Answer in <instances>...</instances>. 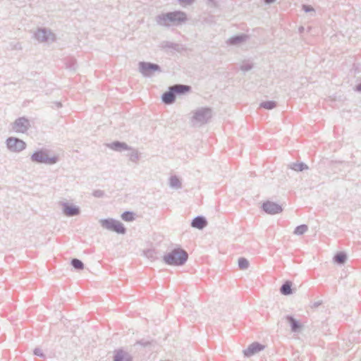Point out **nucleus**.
Returning <instances> with one entry per match:
<instances>
[{
  "instance_id": "nucleus-1",
  "label": "nucleus",
  "mask_w": 361,
  "mask_h": 361,
  "mask_svg": "<svg viewBox=\"0 0 361 361\" xmlns=\"http://www.w3.org/2000/svg\"><path fill=\"white\" fill-rule=\"evenodd\" d=\"M187 252L180 248H176L164 256V261L170 265L179 266L183 264L188 259Z\"/></svg>"
},
{
  "instance_id": "nucleus-2",
  "label": "nucleus",
  "mask_w": 361,
  "mask_h": 361,
  "mask_svg": "<svg viewBox=\"0 0 361 361\" xmlns=\"http://www.w3.org/2000/svg\"><path fill=\"white\" fill-rule=\"evenodd\" d=\"M31 159L35 162L44 163L48 164H55L57 161L56 157L49 156L48 153L44 151H38L35 152L32 155Z\"/></svg>"
},
{
  "instance_id": "nucleus-3",
  "label": "nucleus",
  "mask_w": 361,
  "mask_h": 361,
  "mask_svg": "<svg viewBox=\"0 0 361 361\" xmlns=\"http://www.w3.org/2000/svg\"><path fill=\"white\" fill-rule=\"evenodd\" d=\"M100 224L102 227L118 233H124L126 231L123 225L121 222L112 219H102L100 221Z\"/></svg>"
},
{
  "instance_id": "nucleus-4",
  "label": "nucleus",
  "mask_w": 361,
  "mask_h": 361,
  "mask_svg": "<svg viewBox=\"0 0 361 361\" xmlns=\"http://www.w3.org/2000/svg\"><path fill=\"white\" fill-rule=\"evenodd\" d=\"M7 146L13 152H20L25 148V143L18 138L10 137L7 140Z\"/></svg>"
},
{
  "instance_id": "nucleus-5",
  "label": "nucleus",
  "mask_w": 361,
  "mask_h": 361,
  "mask_svg": "<svg viewBox=\"0 0 361 361\" xmlns=\"http://www.w3.org/2000/svg\"><path fill=\"white\" fill-rule=\"evenodd\" d=\"M30 123L25 118H19L15 121L13 128L15 131L18 133H25L29 128Z\"/></svg>"
},
{
  "instance_id": "nucleus-6",
  "label": "nucleus",
  "mask_w": 361,
  "mask_h": 361,
  "mask_svg": "<svg viewBox=\"0 0 361 361\" xmlns=\"http://www.w3.org/2000/svg\"><path fill=\"white\" fill-rule=\"evenodd\" d=\"M211 117V111L209 109H202L194 114V119L197 122H205Z\"/></svg>"
},
{
  "instance_id": "nucleus-7",
  "label": "nucleus",
  "mask_w": 361,
  "mask_h": 361,
  "mask_svg": "<svg viewBox=\"0 0 361 361\" xmlns=\"http://www.w3.org/2000/svg\"><path fill=\"white\" fill-rule=\"evenodd\" d=\"M262 207L267 213L270 214H278L282 211L280 205L269 201L264 202Z\"/></svg>"
},
{
  "instance_id": "nucleus-8",
  "label": "nucleus",
  "mask_w": 361,
  "mask_h": 361,
  "mask_svg": "<svg viewBox=\"0 0 361 361\" xmlns=\"http://www.w3.org/2000/svg\"><path fill=\"white\" fill-rule=\"evenodd\" d=\"M264 348V346L258 343H253L250 344L247 349L244 350V355L245 356H252L259 351L262 350Z\"/></svg>"
},
{
  "instance_id": "nucleus-9",
  "label": "nucleus",
  "mask_w": 361,
  "mask_h": 361,
  "mask_svg": "<svg viewBox=\"0 0 361 361\" xmlns=\"http://www.w3.org/2000/svg\"><path fill=\"white\" fill-rule=\"evenodd\" d=\"M140 71L143 74L147 75L152 71H157L159 69L158 66L151 63H141Z\"/></svg>"
},
{
  "instance_id": "nucleus-10",
  "label": "nucleus",
  "mask_w": 361,
  "mask_h": 361,
  "mask_svg": "<svg viewBox=\"0 0 361 361\" xmlns=\"http://www.w3.org/2000/svg\"><path fill=\"white\" fill-rule=\"evenodd\" d=\"M167 20L171 21L183 20L185 19V14L180 12L171 13L166 16Z\"/></svg>"
},
{
  "instance_id": "nucleus-11",
  "label": "nucleus",
  "mask_w": 361,
  "mask_h": 361,
  "mask_svg": "<svg viewBox=\"0 0 361 361\" xmlns=\"http://www.w3.org/2000/svg\"><path fill=\"white\" fill-rule=\"evenodd\" d=\"M206 224L207 222L205 219L202 217H197L192 222V226L199 229L204 228L206 226Z\"/></svg>"
},
{
  "instance_id": "nucleus-12",
  "label": "nucleus",
  "mask_w": 361,
  "mask_h": 361,
  "mask_svg": "<svg viewBox=\"0 0 361 361\" xmlns=\"http://www.w3.org/2000/svg\"><path fill=\"white\" fill-rule=\"evenodd\" d=\"M171 90L176 94H182L190 90V87L186 85H175L171 87Z\"/></svg>"
},
{
  "instance_id": "nucleus-13",
  "label": "nucleus",
  "mask_w": 361,
  "mask_h": 361,
  "mask_svg": "<svg viewBox=\"0 0 361 361\" xmlns=\"http://www.w3.org/2000/svg\"><path fill=\"white\" fill-rule=\"evenodd\" d=\"M174 94L175 93L173 91H171V90L169 92L164 93L162 96L163 102L166 104L172 103L175 99Z\"/></svg>"
},
{
  "instance_id": "nucleus-14",
  "label": "nucleus",
  "mask_w": 361,
  "mask_h": 361,
  "mask_svg": "<svg viewBox=\"0 0 361 361\" xmlns=\"http://www.w3.org/2000/svg\"><path fill=\"white\" fill-rule=\"evenodd\" d=\"M64 213L68 216H73L78 214V209L71 206H67L64 208Z\"/></svg>"
},
{
  "instance_id": "nucleus-15",
  "label": "nucleus",
  "mask_w": 361,
  "mask_h": 361,
  "mask_svg": "<svg viewBox=\"0 0 361 361\" xmlns=\"http://www.w3.org/2000/svg\"><path fill=\"white\" fill-rule=\"evenodd\" d=\"M121 218L126 221H132L135 219V214L131 212H125L122 214Z\"/></svg>"
},
{
  "instance_id": "nucleus-16",
  "label": "nucleus",
  "mask_w": 361,
  "mask_h": 361,
  "mask_svg": "<svg viewBox=\"0 0 361 361\" xmlns=\"http://www.w3.org/2000/svg\"><path fill=\"white\" fill-rule=\"evenodd\" d=\"M281 291L283 295H288L291 293V284L289 282H286L283 284L281 288Z\"/></svg>"
},
{
  "instance_id": "nucleus-17",
  "label": "nucleus",
  "mask_w": 361,
  "mask_h": 361,
  "mask_svg": "<svg viewBox=\"0 0 361 361\" xmlns=\"http://www.w3.org/2000/svg\"><path fill=\"white\" fill-rule=\"evenodd\" d=\"M71 264L73 267L76 269H82L84 267L83 263L78 259H73L71 262Z\"/></svg>"
},
{
  "instance_id": "nucleus-18",
  "label": "nucleus",
  "mask_w": 361,
  "mask_h": 361,
  "mask_svg": "<svg viewBox=\"0 0 361 361\" xmlns=\"http://www.w3.org/2000/svg\"><path fill=\"white\" fill-rule=\"evenodd\" d=\"M288 321L291 325V329L293 331H296L300 328V325L293 318L289 317Z\"/></svg>"
},
{
  "instance_id": "nucleus-19",
  "label": "nucleus",
  "mask_w": 361,
  "mask_h": 361,
  "mask_svg": "<svg viewBox=\"0 0 361 361\" xmlns=\"http://www.w3.org/2000/svg\"><path fill=\"white\" fill-rule=\"evenodd\" d=\"M334 259L336 262L341 264L345 261L346 255L343 252H340L335 256Z\"/></svg>"
},
{
  "instance_id": "nucleus-20",
  "label": "nucleus",
  "mask_w": 361,
  "mask_h": 361,
  "mask_svg": "<svg viewBox=\"0 0 361 361\" xmlns=\"http://www.w3.org/2000/svg\"><path fill=\"white\" fill-rule=\"evenodd\" d=\"M238 266L240 269H245L249 266L248 261L245 258H240L238 260Z\"/></svg>"
},
{
  "instance_id": "nucleus-21",
  "label": "nucleus",
  "mask_w": 361,
  "mask_h": 361,
  "mask_svg": "<svg viewBox=\"0 0 361 361\" xmlns=\"http://www.w3.org/2000/svg\"><path fill=\"white\" fill-rule=\"evenodd\" d=\"M261 106L267 109H271L276 106V104L274 102L269 101L262 103Z\"/></svg>"
},
{
  "instance_id": "nucleus-22",
  "label": "nucleus",
  "mask_w": 361,
  "mask_h": 361,
  "mask_svg": "<svg viewBox=\"0 0 361 361\" xmlns=\"http://www.w3.org/2000/svg\"><path fill=\"white\" fill-rule=\"evenodd\" d=\"M307 230V227L305 225H301L298 226L295 230V233L298 235L303 234Z\"/></svg>"
},
{
  "instance_id": "nucleus-23",
  "label": "nucleus",
  "mask_w": 361,
  "mask_h": 361,
  "mask_svg": "<svg viewBox=\"0 0 361 361\" xmlns=\"http://www.w3.org/2000/svg\"><path fill=\"white\" fill-rule=\"evenodd\" d=\"M305 169H307V166L302 163L294 164L293 166V169L298 171H301Z\"/></svg>"
},
{
  "instance_id": "nucleus-24",
  "label": "nucleus",
  "mask_w": 361,
  "mask_h": 361,
  "mask_svg": "<svg viewBox=\"0 0 361 361\" xmlns=\"http://www.w3.org/2000/svg\"><path fill=\"white\" fill-rule=\"evenodd\" d=\"M123 356L122 353H118L115 357L114 361H123Z\"/></svg>"
},
{
  "instance_id": "nucleus-25",
  "label": "nucleus",
  "mask_w": 361,
  "mask_h": 361,
  "mask_svg": "<svg viewBox=\"0 0 361 361\" xmlns=\"http://www.w3.org/2000/svg\"><path fill=\"white\" fill-rule=\"evenodd\" d=\"M113 145H114L116 149H118V148L126 149V148L125 144H121V143L117 142V143H114Z\"/></svg>"
},
{
  "instance_id": "nucleus-26",
  "label": "nucleus",
  "mask_w": 361,
  "mask_h": 361,
  "mask_svg": "<svg viewBox=\"0 0 361 361\" xmlns=\"http://www.w3.org/2000/svg\"><path fill=\"white\" fill-rule=\"evenodd\" d=\"M35 354L37 355H39V356H43L44 355L42 350L40 349V348L35 349Z\"/></svg>"
},
{
  "instance_id": "nucleus-27",
  "label": "nucleus",
  "mask_w": 361,
  "mask_h": 361,
  "mask_svg": "<svg viewBox=\"0 0 361 361\" xmlns=\"http://www.w3.org/2000/svg\"><path fill=\"white\" fill-rule=\"evenodd\" d=\"M178 180L177 179H172V180H171V183H172L173 185H175L178 184Z\"/></svg>"
},
{
  "instance_id": "nucleus-28",
  "label": "nucleus",
  "mask_w": 361,
  "mask_h": 361,
  "mask_svg": "<svg viewBox=\"0 0 361 361\" xmlns=\"http://www.w3.org/2000/svg\"><path fill=\"white\" fill-rule=\"evenodd\" d=\"M192 0H180V1L183 2V3H190L191 2Z\"/></svg>"
},
{
  "instance_id": "nucleus-29",
  "label": "nucleus",
  "mask_w": 361,
  "mask_h": 361,
  "mask_svg": "<svg viewBox=\"0 0 361 361\" xmlns=\"http://www.w3.org/2000/svg\"><path fill=\"white\" fill-rule=\"evenodd\" d=\"M275 0H265V1L268 4L274 2Z\"/></svg>"
},
{
  "instance_id": "nucleus-30",
  "label": "nucleus",
  "mask_w": 361,
  "mask_h": 361,
  "mask_svg": "<svg viewBox=\"0 0 361 361\" xmlns=\"http://www.w3.org/2000/svg\"><path fill=\"white\" fill-rule=\"evenodd\" d=\"M358 90H361V85L358 87Z\"/></svg>"
}]
</instances>
